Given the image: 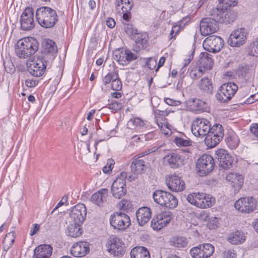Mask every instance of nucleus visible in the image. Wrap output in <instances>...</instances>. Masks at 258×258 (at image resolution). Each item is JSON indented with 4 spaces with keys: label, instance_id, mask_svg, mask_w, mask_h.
Instances as JSON below:
<instances>
[{
    "label": "nucleus",
    "instance_id": "obj_36",
    "mask_svg": "<svg viewBox=\"0 0 258 258\" xmlns=\"http://www.w3.org/2000/svg\"><path fill=\"white\" fill-rule=\"evenodd\" d=\"M205 193L203 192H192L188 194L186 197L187 201L190 204L199 208L201 200Z\"/></svg>",
    "mask_w": 258,
    "mask_h": 258
},
{
    "label": "nucleus",
    "instance_id": "obj_49",
    "mask_svg": "<svg viewBox=\"0 0 258 258\" xmlns=\"http://www.w3.org/2000/svg\"><path fill=\"white\" fill-rule=\"evenodd\" d=\"M203 73L204 70L202 67H195L190 71L189 76L192 79L197 80L201 77Z\"/></svg>",
    "mask_w": 258,
    "mask_h": 258
},
{
    "label": "nucleus",
    "instance_id": "obj_2",
    "mask_svg": "<svg viewBox=\"0 0 258 258\" xmlns=\"http://www.w3.org/2000/svg\"><path fill=\"white\" fill-rule=\"evenodd\" d=\"M39 43L33 37H25L19 40L16 45L17 55L21 58H26L34 54L38 50Z\"/></svg>",
    "mask_w": 258,
    "mask_h": 258
},
{
    "label": "nucleus",
    "instance_id": "obj_39",
    "mask_svg": "<svg viewBox=\"0 0 258 258\" xmlns=\"http://www.w3.org/2000/svg\"><path fill=\"white\" fill-rule=\"evenodd\" d=\"M80 223H74L70 224L68 226V235L72 237H77L81 236L83 233V230L81 228Z\"/></svg>",
    "mask_w": 258,
    "mask_h": 258
},
{
    "label": "nucleus",
    "instance_id": "obj_21",
    "mask_svg": "<svg viewBox=\"0 0 258 258\" xmlns=\"http://www.w3.org/2000/svg\"><path fill=\"white\" fill-rule=\"evenodd\" d=\"M47 61L43 58H38L30 63L28 71L30 75L35 77L42 76L46 70Z\"/></svg>",
    "mask_w": 258,
    "mask_h": 258
},
{
    "label": "nucleus",
    "instance_id": "obj_31",
    "mask_svg": "<svg viewBox=\"0 0 258 258\" xmlns=\"http://www.w3.org/2000/svg\"><path fill=\"white\" fill-rule=\"evenodd\" d=\"M107 196L108 190L106 188H103L92 195L91 201L93 203L100 206L106 201Z\"/></svg>",
    "mask_w": 258,
    "mask_h": 258
},
{
    "label": "nucleus",
    "instance_id": "obj_28",
    "mask_svg": "<svg viewBox=\"0 0 258 258\" xmlns=\"http://www.w3.org/2000/svg\"><path fill=\"white\" fill-rule=\"evenodd\" d=\"M226 180L232 186L237 189L240 188L243 183V177L241 174L236 172H231L226 177Z\"/></svg>",
    "mask_w": 258,
    "mask_h": 258
},
{
    "label": "nucleus",
    "instance_id": "obj_3",
    "mask_svg": "<svg viewBox=\"0 0 258 258\" xmlns=\"http://www.w3.org/2000/svg\"><path fill=\"white\" fill-rule=\"evenodd\" d=\"M210 15L216 18L219 23L226 25L234 22L237 17V12L231 8L224 9L218 6L211 11Z\"/></svg>",
    "mask_w": 258,
    "mask_h": 258
},
{
    "label": "nucleus",
    "instance_id": "obj_52",
    "mask_svg": "<svg viewBox=\"0 0 258 258\" xmlns=\"http://www.w3.org/2000/svg\"><path fill=\"white\" fill-rule=\"evenodd\" d=\"M193 105L198 110H204L206 108V103L201 99H196L193 101Z\"/></svg>",
    "mask_w": 258,
    "mask_h": 258
},
{
    "label": "nucleus",
    "instance_id": "obj_24",
    "mask_svg": "<svg viewBox=\"0 0 258 258\" xmlns=\"http://www.w3.org/2000/svg\"><path fill=\"white\" fill-rule=\"evenodd\" d=\"M90 251V244L86 241H79L74 244L71 248V254L77 257H83Z\"/></svg>",
    "mask_w": 258,
    "mask_h": 258
},
{
    "label": "nucleus",
    "instance_id": "obj_44",
    "mask_svg": "<svg viewBox=\"0 0 258 258\" xmlns=\"http://www.w3.org/2000/svg\"><path fill=\"white\" fill-rule=\"evenodd\" d=\"M209 133L221 140L223 138L224 134L222 125L219 123H215L212 126H211Z\"/></svg>",
    "mask_w": 258,
    "mask_h": 258
},
{
    "label": "nucleus",
    "instance_id": "obj_27",
    "mask_svg": "<svg viewBox=\"0 0 258 258\" xmlns=\"http://www.w3.org/2000/svg\"><path fill=\"white\" fill-rule=\"evenodd\" d=\"M52 247L48 244L40 245L34 250V258H50L52 255Z\"/></svg>",
    "mask_w": 258,
    "mask_h": 258
},
{
    "label": "nucleus",
    "instance_id": "obj_64",
    "mask_svg": "<svg viewBox=\"0 0 258 258\" xmlns=\"http://www.w3.org/2000/svg\"><path fill=\"white\" fill-rule=\"evenodd\" d=\"M250 131L252 134L258 138V123H252L250 126Z\"/></svg>",
    "mask_w": 258,
    "mask_h": 258
},
{
    "label": "nucleus",
    "instance_id": "obj_48",
    "mask_svg": "<svg viewBox=\"0 0 258 258\" xmlns=\"http://www.w3.org/2000/svg\"><path fill=\"white\" fill-rule=\"evenodd\" d=\"M227 144L231 149L237 147L239 143L238 137L236 135H232L229 136L226 140Z\"/></svg>",
    "mask_w": 258,
    "mask_h": 258
},
{
    "label": "nucleus",
    "instance_id": "obj_54",
    "mask_svg": "<svg viewBox=\"0 0 258 258\" xmlns=\"http://www.w3.org/2000/svg\"><path fill=\"white\" fill-rule=\"evenodd\" d=\"M129 123H132L135 127H141L145 125L144 121L139 117H135L130 120Z\"/></svg>",
    "mask_w": 258,
    "mask_h": 258
},
{
    "label": "nucleus",
    "instance_id": "obj_29",
    "mask_svg": "<svg viewBox=\"0 0 258 258\" xmlns=\"http://www.w3.org/2000/svg\"><path fill=\"white\" fill-rule=\"evenodd\" d=\"M212 55L204 52H202L200 55V59L199 60L200 67L202 68L210 70L212 68L214 63L213 60L212 58Z\"/></svg>",
    "mask_w": 258,
    "mask_h": 258
},
{
    "label": "nucleus",
    "instance_id": "obj_13",
    "mask_svg": "<svg viewBox=\"0 0 258 258\" xmlns=\"http://www.w3.org/2000/svg\"><path fill=\"white\" fill-rule=\"evenodd\" d=\"M218 21L216 18H205L200 22V30L203 36H207L213 34L218 30Z\"/></svg>",
    "mask_w": 258,
    "mask_h": 258
},
{
    "label": "nucleus",
    "instance_id": "obj_23",
    "mask_svg": "<svg viewBox=\"0 0 258 258\" xmlns=\"http://www.w3.org/2000/svg\"><path fill=\"white\" fill-rule=\"evenodd\" d=\"M255 66L254 64H246L240 66L237 70V76L245 81H250L254 78Z\"/></svg>",
    "mask_w": 258,
    "mask_h": 258
},
{
    "label": "nucleus",
    "instance_id": "obj_9",
    "mask_svg": "<svg viewBox=\"0 0 258 258\" xmlns=\"http://www.w3.org/2000/svg\"><path fill=\"white\" fill-rule=\"evenodd\" d=\"M110 225L118 230L126 229L131 225L130 217L121 212H116L111 215L109 219Z\"/></svg>",
    "mask_w": 258,
    "mask_h": 258
},
{
    "label": "nucleus",
    "instance_id": "obj_60",
    "mask_svg": "<svg viewBox=\"0 0 258 258\" xmlns=\"http://www.w3.org/2000/svg\"><path fill=\"white\" fill-rule=\"evenodd\" d=\"M157 64V61L152 58H148L146 61V66L150 70H153Z\"/></svg>",
    "mask_w": 258,
    "mask_h": 258
},
{
    "label": "nucleus",
    "instance_id": "obj_33",
    "mask_svg": "<svg viewBox=\"0 0 258 258\" xmlns=\"http://www.w3.org/2000/svg\"><path fill=\"white\" fill-rule=\"evenodd\" d=\"M164 114L165 112L164 111L157 110L155 111L156 123L161 130H163L164 128L170 129V125L164 117Z\"/></svg>",
    "mask_w": 258,
    "mask_h": 258
},
{
    "label": "nucleus",
    "instance_id": "obj_45",
    "mask_svg": "<svg viewBox=\"0 0 258 258\" xmlns=\"http://www.w3.org/2000/svg\"><path fill=\"white\" fill-rule=\"evenodd\" d=\"M44 50L45 52L51 54L53 55L57 52V47L55 42L51 40L48 39L44 44Z\"/></svg>",
    "mask_w": 258,
    "mask_h": 258
},
{
    "label": "nucleus",
    "instance_id": "obj_12",
    "mask_svg": "<svg viewBox=\"0 0 258 258\" xmlns=\"http://www.w3.org/2000/svg\"><path fill=\"white\" fill-rule=\"evenodd\" d=\"M34 9L31 7H28L24 10L20 18L21 29L22 30L29 31L34 27Z\"/></svg>",
    "mask_w": 258,
    "mask_h": 258
},
{
    "label": "nucleus",
    "instance_id": "obj_17",
    "mask_svg": "<svg viewBox=\"0 0 258 258\" xmlns=\"http://www.w3.org/2000/svg\"><path fill=\"white\" fill-rule=\"evenodd\" d=\"M171 219L172 214L170 211L162 212L152 219L151 226L154 230H160L169 223Z\"/></svg>",
    "mask_w": 258,
    "mask_h": 258
},
{
    "label": "nucleus",
    "instance_id": "obj_26",
    "mask_svg": "<svg viewBox=\"0 0 258 258\" xmlns=\"http://www.w3.org/2000/svg\"><path fill=\"white\" fill-rule=\"evenodd\" d=\"M151 210L147 207L140 208L136 212V217L139 224L142 226L149 222L151 218Z\"/></svg>",
    "mask_w": 258,
    "mask_h": 258
},
{
    "label": "nucleus",
    "instance_id": "obj_37",
    "mask_svg": "<svg viewBox=\"0 0 258 258\" xmlns=\"http://www.w3.org/2000/svg\"><path fill=\"white\" fill-rule=\"evenodd\" d=\"M170 245L177 248L185 247L188 244L187 239L183 236L172 237L169 241Z\"/></svg>",
    "mask_w": 258,
    "mask_h": 258
},
{
    "label": "nucleus",
    "instance_id": "obj_50",
    "mask_svg": "<svg viewBox=\"0 0 258 258\" xmlns=\"http://www.w3.org/2000/svg\"><path fill=\"white\" fill-rule=\"evenodd\" d=\"M111 88L113 90L120 91L122 88V83L119 79L118 74H116V76L114 77L111 82Z\"/></svg>",
    "mask_w": 258,
    "mask_h": 258
},
{
    "label": "nucleus",
    "instance_id": "obj_38",
    "mask_svg": "<svg viewBox=\"0 0 258 258\" xmlns=\"http://www.w3.org/2000/svg\"><path fill=\"white\" fill-rule=\"evenodd\" d=\"M133 39H135L136 45L138 46V50L136 51L143 49L145 45L146 44L148 41V36L146 33H138L136 34V36L134 37Z\"/></svg>",
    "mask_w": 258,
    "mask_h": 258
},
{
    "label": "nucleus",
    "instance_id": "obj_40",
    "mask_svg": "<svg viewBox=\"0 0 258 258\" xmlns=\"http://www.w3.org/2000/svg\"><path fill=\"white\" fill-rule=\"evenodd\" d=\"M205 139V143L206 145L209 148H212L216 147L220 141H222L220 138L216 137L209 133L206 136Z\"/></svg>",
    "mask_w": 258,
    "mask_h": 258
},
{
    "label": "nucleus",
    "instance_id": "obj_4",
    "mask_svg": "<svg viewBox=\"0 0 258 258\" xmlns=\"http://www.w3.org/2000/svg\"><path fill=\"white\" fill-rule=\"evenodd\" d=\"M153 197L156 203L168 209H173L178 205L175 197L166 191L156 190L153 192Z\"/></svg>",
    "mask_w": 258,
    "mask_h": 258
},
{
    "label": "nucleus",
    "instance_id": "obj_32",
    "mask_svg": "<svg viewBox=\"0 0 258 258\" xmlns=\"http://www.w3.org/2000/svg\"><path fill=\"white\" fill-rule=\"evenodd\" d=\"M131 258H150L149 251L145 247L139 246L133 248L131 251Z\"/></svg>",
    "mask_w": 258,
    "mask_h": 258
},
{
    "label": "nucleus",
    "instance_id": "obj_10",
    "mask_svg": "<svg viewBox=\"0 0 258 258\" xmlns=\"http://www.w3.org/2000/svg\"><path fill=\"white\" fill-rule=\"evenodd\" d=\"M107 247L110 254L116 257L123 256L125 251L123 241L115 236L110 237L107 241Z\"/></svg>",
    "mask_w": 258,
    "mask_h": 258
},
{
    "label": "nucleus",
    "instance_id": "obj_53",
    "mask_svg": "<svg viewBox=\"0 0 258 258\" xmlns=\"http://www.w3.org/2000/svg\"><path fill=\"white\" fill-rule=\"evenodd\" d=\"M122 104L121 102L114 101L108 104V108L112 110L113 112H116L121 109Z\"/></svg>",
    "mask_w": 258,
    "mask_h": 258
},
{
    "label": "nucleus",
    "instance_id": "obj_25",
    "mask_svg": "<svg viewBox=\"0 0 258 258\" xmlns=\"http://www.w3.org/2000/svg\"><path fill=\"white\" fill-rule=\"evenodd\" d=\"M165 165L171 168H178L182 165V161L180 155L176 153H170L163 158Z\"/></svg>",
    "mask_w": 258,
    "mask_h": 258
},
{
    "label": "nucleus",
    "instance_id": "obj_62",
    "mask_svg": "<svg viewBox=\"0 0 258 258\" xmlns=\"http://www.w3.org/2000/svg\"><path fill=\"white\" fill-rule=\"evenodd\" d=\"M220 3L225 4L229 7H234L238 3V0H219Z\"/></svg>",
    "mask_w": 258,
    "mask_h": 258
},
{
    "label": "nucleus",
    "instance_id": "obj_18",
    "mask_svg": "<svg viewBox=\"0 0 258 258\" xmlns=\"http://www.w3.org/2000/svg\"><path fill=\"white\" fill-rule=\"evenodd\" d=\"M165 182L168 189L173 192H180L185 188L184 181L181 177L175 174L169 175Z\"/></svg>",
    "mask_w": 258,
    "mask_h": 258
},
{
    "label": "nucleus",
    "instance_id": "obj_6",
    "mask_svg": "<svg viewBox=\"0 0 258 258\" xmlns=\"http://www.w3.org/2000/svg\"><path fill=\"white\" fill-rule=\"evenodd\" d=\"M237 89V85L234 83H225L219 89L216 94V98L220 102H227L234 96Z\"/></svg>",
    "mask_w": 258,
    "mask_h": 258
},
{
    "label": "nucleus",
    "instance_id": "obj_20",
    "mask_svg": "<svg viewBox=\"0 0 258 258\" xmlns=\"http://www.w3.org/2000/svg\"><path fill=\"white\" fill-rule=\"evenodd\" d=\"M87 209L84 204H78L75 206L70 213V218L73 222L82 224L86 216Z\"/></svg>",
    "mask_w": 258,
    "mask_h": 258
},
{
    "label": "nucleus",
    "instance_id": "obj_5",
    "mask_svg": "<svg viewBox=\"0 0 258 258\" xmlns=\"http://www.w3.org/2000/svg\"><path fill=\"white\" fill-rule=\"evenodd\" d=\"M214 166L213 157L208 154H203L196 163L197 172L200 176H206L213 170Z\"/></svg>",
    "mask_w": 258,
    "mask_h": 258
},
{
    "label": "nucleus",
    "instance_id": "obj_47",
    "mask_svg": "<svg viewBox=\"0 0 258 258\" xmlns=\"http://www.w3.org/2000/svg\"><path fill=\"white\" fill-rule=\"evenodd\" d=\"M123 29L125 33L129 36L132 39L136 36L137 34L138 30L133 27L132 24L128 23L123 24Z\"/></svg>",
    "mask_w": 258,
    "mask_h": 258
},
{
    "label": "nucleus",
    "instance_id": "obj_22",
    "mask_svg": "<svg viewBox=\"0 0 258 258\" xmlns=\"http://www.w3.org/2000/svg\"><path fill=\"white\" fill-rule=\"evenodd\" d=\"M137 56L133 53L130 50L126 49L125 51H115L113 55L114 59L119 64L123 66L126 65L132 61L136 60Z\"/></svg>",
    "mask_w": 258,
    "mask_h": 258
},
{
    "label": "nucleus",
    "instance_id": "obj_61",
    "mask_svg": "<svg viewBox=\"0 0 258 258\" xmlns=\"http://www.w3.org/2000/svg\"><path fill=\"white\" fill-rule=\"evenodd\" d=\"M5 68L6 71L10 74L14 73L15 72V68L11 62H8L5 65Z\"/></svg>",
    "mask_w": 258,
    "mask_h": 258
},
{
    "label": "nucleus",
    "instance_id": "obj_63",
    "mask_svg": "<svg viewBox=\"0 0 258 258\" xmlns=\"http://www.w3.org/2000/svg\"><path fill=\"white\" fill-rule=\"evenodd\" d=\"M68 200V196L67 195L64 196L60 201L57 204V205L55 206V207L53 209V210L52 211V213H53L54 211L57 210L59 207L62 206L65 203L67 202Z\"/></svg>",
    "mask_w": 258,
    "mask_h": 258
},
{
    "label": "nucleus",
    "instance_id": "obj_51",
    "mask_svg": "<svg viewBox=\"0 0 258 258\" xmlns=\"http://www.w3.org/2000/svg\"><path fill=\"white\" fill-rule=\"evenodd\" d=\"M15 233L14 231L9 232L6 235L3 243L12 245L15 241Z\"/></svg>",
    "mask_w": 258,
    "mask_h": 258
},
{
    "label": "nucleus",
    "instance_id": "obj_19",
    "mask_svg": "<svg viewBox=\"0 0 258 258\" xmlns=\"http://www.w3.org/2000/svg\"><path fill=\"white\" fill-rule=\"evenodd\" d=\"M215 158L219 162V165L223 169H229L233 163V157L225 149H220L216 151Z\"/></svg>",
    "mask_w": 258,
    "mask_h": 258
},
{
    "label": "nucleus",
    "instance_id": "obj_55",
    "mask_svg": "<svg viewBox=\"0 0 258 258\" xmlns=\"http://www.w3.org/2000/svg\"><path fill=\"white\" fill-rule=\"evenodd\" d=\"M39 82V80L38 79L29 78L26 80L25 85L28 87L33 88L36 86Z\"/></svg>",
    "mask_w": 258,
    "mask_h": 258
},
{
    "label": "nucleus",
    "instance_id": "obj_42",
    "mask_svg": "<svg viewBox=\"0 0 258 258\" xmlns=\"http://www.w3.org/2000/svg\"><path fill=\"white\" fill-rule=\"evenodd\" d=\"M189 18L187 17L183 18L181 20L179 21L177 25H174L172 27L171 31L170 33V39L175 37L176 35L178 33L180 28L183 27L189 21Z\"/></svg>",
    "mask_w": 258,
    "mask_h": 258
},
{
    "label": "nucleus",
    "instance_id": "obj_8",
    "mask_svg": "<svg viewBox=\"0 0 258 258\" xmlns=\"http://www.w3.org/2000/svg\"><path fill=\"white\" fill-rule=\"evenodd\" d=\"M211 126L210 121L204 118H197L192 122L191 130L197 137H203L210 131Z\"/></svg>",
    "mask_w": 258,
    "mask_h": 258
},
{
    "label": "nucleus",
    "instance_id": "obj_14",
    "mask_svg": "<svg viewBox=\"0 0 258 258\" xmlns=\"http://www.w3.org/2000/svg\"><path fill=\"white\" fill-rule=\"evenodd\" d=\"M203 45L206 50L216 53L219 52L223 47L224 41L219 36L211 35L204 40Z\"/></svg>",
    "mask_w": 258,
    "mask_h": 258
},
{
    "label": "nucleus",
    "instance_id": "obj_58",
    "mask_svg": "<svg viewBox=\"0 0 258 258\" xmlns=\"http://www.w3.org/2000/svg\"><path fill=\"white\" fill-rule=\"evenodd\" d=\"M236 254L231 249L225 250L222 255V258H236Z\"/></svg>",
    "mask_w": 258,
    "mask_h": 258
},
{
    "label": "nucleus",
    "instance_id": "obj_15",
    "mask_svg": "<svg viewBox=\"0 0 258 258\" xmlns=\"http://www.w3.org/2000/svg\"><path fill=\"white\" fill-rule=\"evenodd\" d=\"M247 32L244 28L234 30L230 34L228 43L232 47H239L243 44L246 40Z\"/></svg>",
    "mask_w": 258,
    "mask_h": 258
},
{
    "label": "nucleus",
    "instance_id": "obj_7",
    "mask_svg": "<svg viewBox=\"0 0 258 258\" xmlns=\"http://www.w3.org/2000/svg\"><path fill=\"white\" fill-rule=\"evenodd\" d=\"M127 173L122 172L113 181L111 186V193L112 196L115 199H121L126 193L125 178Z\"/></svg>",
    "mask_w": 258,
    "mask_h": 258
},
{
    "label": "nucleus",
    "instance_id": "obj_11",
    "mask_svg": "<svg viewBox=\"0 0 258 258\" xmlns=\"http://www.w3.org/2000/svg\"><path fill=\"white\" fill-rule=\"evenodd\" d=\"M215 251L214 246L210 243L200 244L190 249V254L193 258H208Z\"/></svg>",
    "mask_w": 258,
    "mask_h": 258
},
{
    "label": "nucleus",
    "instance_id": "obj_46",
    "mask_svg": "<svg viewBox=\"0 0 258 258\" xmlns=\"http://www.w3.org/2000/svg\"><path fill=\"white\" fill-rule=\"evenodd\" d=\"M200 88L201 90H203L207 93H211L213 89L211 81L206 77L202 79L200 84Z\"/></svg>",
    "mask_w": 258,
    "mask_h": 258
},
{
    "label": "nucleus",
    "instance_id": "obj_43",
    "mask_svg": "<svg viewBox=\"0 0 258 258\" xmlns=\"http://www.w3.org/2000/svg\"><path fill=\"white\" fill-rule=\"evenodd\" d=\"M173 142L178 147H188L191 145V141L184 135L176 137Z\"/></svg>",
    "mask_w": 258,
    "mask_h": 258
},
{
    "label": "nucleus",
    "instance_id": "obj_30",
    "mask_svg": "<svg viewBox=\"0 0 258 258\" xmlns=\"http://www.w3.org/2000/svg\"><path fill=\"white\" fill-rule=\"evenodd\" d=\"M131 168L134 173L142 174L146 172L147 166L143 160L135 159L131 165Z\"/></svg>",
    "mask_w": 258,
    "mask_h": 258
},
{
    "label": "nucleus",
    "instance_id": "obj_34",
    "mask_svg": "<svg viewBox=\"0 0 258 258\" xmlns=\"http://www.w3.org/2000/svg\"><path fill=\"white\" fill-rule=\"evenodd\" d=\"M227 240L232 244L237 245L244 242L245 240V237L243 232L237 230L229 235Z\"/></svg>",
    "mask_w": 258,
    "mask_h": 258
},
{
    "label": "nucleus",
    "instance_id": "obj_59",
    "mask_svg": "<svg viewBox=\"0 0 258 258\" xmlns=\"http://www.w3.org/2000/svg\"><path fill=\"white\" fill-rule=\"evenodd\" d=\"M114 163L113 160H108L107 163V165L105 166L103 168V171L105 173H109L112 169Z\"/></svg>",
    "mask_w": 258,
    "mask_h": 258
},
{
    "label": "nucleus",
    "instance_id": "obj_16",
    "mask_svg": "<svg viewBox=\"0 0 258 258\" xmlns=\"http://www.w3.org/2000/svg\"><path fill=\"white\" fill-rule=\"evenodd\" d=\"M256 205L255 200L250 197L238 199L235 202L234 207L240 212L249 213L255 209Z\"/></svg>",
    "mask_w": 258,
    "mask_h": 258
},
{
    "label": "nucleus",
    "instance_id": "obj_56",
    "mask_svg": "<svg viewBox=\"0 0 258 258\" xmlns=\"http://www.w3.org/2000/svg\"><path fill=\"white\" fill-rule=\"evenodd\" d=\"M251 51L252 55L258 56V38L251 44Z\"/></svg>",
    "mask_w": 258,
    "mask_h": 258
},
{
    "label": "nucleus",
    "instance_id": "obj_35",
    "mask_svg": "<svg viewBox=\"0 0 258 258\" xmlns=\"http://www.w3.org/2000/svg\"><path fill=\"white\" fill-rule=\"evenodd\" d=\"M115 11H130L134 5L132 0H116L115 3Z\"/></svg>",
    "mask_w": 258,
    "mask_h": 258
},
{
    "label": "nucleus",
    "instance_id": "obj_57",
    "mask_svg": "<svg viewBox=\"0 0 258 258\" xmlns=\"http://www.w3.org/2000/svg\"><path fill=\"white\" fill-rule=\"evenodd\" d=\"M115 72H110L107 74L103 79V83L106 85L109 84L111 81H112L114 77L116 76Z\"/></svg>",
    "mask_w": 258,
    "mask_h": 258
},
{
    "label": "nucleus",
    "instance_id": "obj_41",
    "mask_svg": "<svg viewBox=\"0 0 258 258\" xmlns=\"http://www.w3.org/2000/svg\"><path fill=\"white\" fill-rule=\"evenodd\" d=\"M215 203V199L211 195L205 194L199 207L201 209H207L212 207Z\"/></svg>",
    "mask_w": 258,
    "mask_h": 258
},
{
    "label": "nucleus",
    "instance_id": "obj_1",
    "mask_svg": "<svg viewBox=\"0 0 258 258\" xmlns=\"http://www.w3.org/2000/svg\"><path fill=\"white\" fill-rule=\"evenodd\" d=\"M36 18L38 24L44 28L53 27L58 21L56 11L48 7H41L37 9Z\"/></svg>",
    "mask_w": 258,
    "mask_h": 258
}]
</instances>
